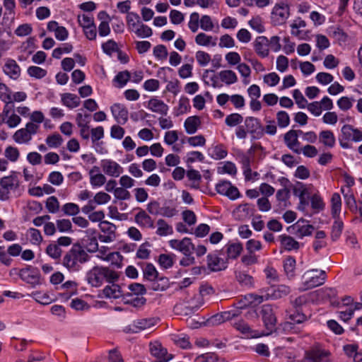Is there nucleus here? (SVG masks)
I'll return each instance as SVG.
<instances>
[{
    "label": "nucleus",
    "mask_w": 362,
    "mask_h": 362,
    "mask_svg": "<svg viewBox=\"0 0 362 362\" xmlns=\"http://www.w3.org/2000/svg\"><path fill=\"white\" fill-rule=\"evenodd\" d=\"M61 103L63 105L69 109H74L79 106L81 103L80 98L75 94L65 93L61 94Z\"/></svg>",
    "instance_id": "bb28decb"
},
{
    "label": "nucleus",
    "mask_w": 362,
    "mask_h": 362,
    "mask_svg": "<svg viewBox=\"0 0 362 362\" xmlns=\"http://www.w3.org/2000/svg\"><path fill=\"white\" fill-rule=\"evenodd\" d=\"M62 210L66 216H76L80 212L79 206L74 203H66L62 206Z\"/></svg>",
    "instance_id": "8fccbe9b"
},
{
    "label": "nucleus",
    "mask_w": 362,
    "mask_h": 362,
    "mask_svg": "<svg viewBox=\"0 0 362 362\" xmlns=\"http://www.w3.org/2000/svg\"><path fill=\"white\" fill-rule=\"evenodd\" d=\"M118 274L108 267L95 266L86 275L87 282L93 287H100L105 281L113 283L118 279Z\"/></svg>",
    "instance_id": "f257e3e1"
},
{
    "label": "nucleus",
    "mask_w": 362,
    "mask_h": 362,
    "mask_svg": "<svg viewBox=\"0 0 362 362\" xmlns=\"http://www.w3.org/2000/svg\"><path fill=\"white\" fill-rule=\"evenodd\" d=\"M332 215L334 218L339 217L341 208V197L338 193L333 194L332 199Z\"/></svg>",
    "instance_id": "ea45409f"
},
{
    "label": "nucleus",
    "mask_w": 362,
    "mask_h": 362,
    "mask_svg": "<svg viewBox=\"0 0 362 362\" xmlns=\"http://www.w3.org/2000/svg\"><path fill=\"white\" fill-rule=\"evenodd\" d=\"M129 291L124 293L123 296L131 297L134 296H143L146 293L144 286L139 283H132L128 286Z\"/></svg>",
    "instance_id": "c9c22d12"
},
{
    "label": "nucleus",
    "mask_w": 362,
    "mask_h": 362,
    "mask_svg": "<svg viewBox=\"0 0 362 362\" xmlns=\"http://www.w3.org/2000/svg\"><path fill=\"white\" fill-rule=\"evenodd\" d=\"M269 299L276 300L287 296L291 289L288 286L281 284L276 287H271L267 289Z\"/></svg>",
    "instance_id": "a878e982"
},
{
    "label": "nucleus",
    "mask_w": 362,
    "mask_h": 362,
    "mask_svg": "<svg viewBox=\"0 0 362 362\" xmlns=\"http://www.w3.org/2000/svg\"><path fill=\"white\" fill-rule=\"evenodd\" d=\"M326 279L325 272L323 270L311 269L305 272L301 277L300 291H306L324 284Z\"/></svg>",
    "instance_id": "7ed1b4c3"
},
{
    "label": "nucleus",
    "mask_w": 362,
    "mask_h": 362,
    "mask_svg": "<svg viewBox=\"0 0 362 362\" xmlns=\"http://www.w3.org/2000/svg\"><path fill=\"white\" fill-rule=\"evenodd\" d=\"M200 22L199 15L197 12L190 14L188 27L192 33H196L199 29V23Z\"/></svg>",
    "instance_id": "e2e57ef3"
},
{
    "label": "nucleus",
    "mask_w": 362,
    "mask_h": 362,
    "mask_svg": "<svg viewBox=\"0 0 362 362\" xmlns=\"http://www.w3.org/2000/svg\"><path fill=\"white\" fill-rule=\"evenodd\" d=\"M228 259H235L240 255L243 250L240 243H229L225 246Z\"/></svg>",
    "instance_id": "c85d7f7f"
},
{
    "label": "nucleus",
    "mask_w": 362,
    "mask_h": 362,
    "mask_svg": "<svg viewBox=\"0 0 362 362\" xmlns=\"http://www.w3.org/2000/svg\"><path fill=\"white\" fill-rule=\"evenodd\" d=\"M4 156L10 161L16 162L18 160L20 156V153L16 147L10 146L6 148L4 151Z\"/></svg>",
    "instance_id": "3c124183"
},
{
    "label": "nucleus",
    "mask_w": 362,
    "mask_h": 362,
    "mask_svg": "<svg viewBox=\"0 0 362 362\" xmlns=\"http://www.w3.org/2000/svg\"><path fill=\"white\" fill-rule=\"evenodd\" d=\"M78 22L83 28L95 24L93 17L90 14L78 15Z\"/></svg>",
    "instance_id": "338daca9"
},
{
    "label": "nucleus",
    "mask_w": 362,
    "mask_h": 362,
    "mask_svg": "<svg viewBox=\"0 0 362 362\" xmlns=\"http://www.w3.org/2000/svg\"><path fill=\"white\" fill-rule=\"evenodd\" d=\"M319 141L328 148H333L336 143L335 136L330 130H324L320 132Z\"/></svg>",
    "instance_id": "473e14b6"
},
{
    "label": "nucleus",
    "mask_w": 362,
    "mask_h": 362,
    "mask_svg": "<svg viewBox=\"0 0 362 362\" xmlns=\"http://www.w3.org/2000/svg\"><path fill=\"white\" fill-rule=\"evenodd\" d=\"M30 296H32L37 303L42 305H48L52 302V299L47 293L35 291L30 294Z\"/></svg>",
    "instance_id": "79ce46f5"
},
{
    "label": "nucleus",
    "mask_w": 362,
    "mask_h": 362,
    "mask_svg": "<svg viewBox=\"0 0 362 362\" xmlns=\"http://www.w3.org/2000/svg\"><path fill=\"white\" fill-rule=\"evenodd\" d=\"M195 58L198 64L201 66H206L211 61V56L206 52L197 51L195 54Z\"/></svg>",
    "instance_id": "4d7b16f0"
},
{
    "label": "nucleus",
    "mask_w": 362,
    "mask_h": 362,
    "mask_svg": "<svg viewBox=\"0 0 362 362\" xmlns=\"http://www.w3.org/2000/svg\"><path fill=\"white\" fill-rule=\"evenodd\" d=\"M89 259L88 253L80 246H74L64 257L63 265L71 272H78Z\"/></svg>",
    "instance_id": "f03ea898"
},
{
    "label": "nucleus",
    "mask_w": 362,
    "mask_h": 362,
    "mask_svg": "<svg viewBox=\"0 0 362 362\" xmlns=\"http://www.w3.org/2000/svg\"><path fill=\"white\" fill-rule=\"evenodd\" d=\"M293 97L300 108H305L308 105L307 100L298 89H295L293 91Z\"/></svg>",
    "instance_id": "774afa93"
},
{
    "label": "nucleus",
    "mask_w": 362,
    "mask_h": 362,
    "mask_svg": "<svg viewBox=\"0 0 362 362\" xmlns=\"http://www.w3.org/2000/svg\"><path fill=\"white\" fill-rule=\"evenodd\" d=\"M158 321L159 319L157 317L138 319L129 325L125 328V330L127 332L138 333L152 328L158 322Z\"/></svg>",
    "instance_id": "1a4fd4ad"
},
{
    "label": "nucleus",
    "mask_w": 362,
    "mask_h": 362,
    "mask_svg": "<svg viewBox=\"0 0 362 362\" xmlns=\"http://www.w3.org/2000/svg\"><path fill=\"white\" fill-rule=\"evenodd\" d=\"M253 213V208L249 204H242L236 207L233 215L236 220L243 221L249 218Z\"/></svg>",
    "instance_id": "5701e85b"
},
{
    "label": "nucleus",
    "mask_w": 362,
    "mask_h": 362,
    "mask_svg": "<svg viewBox=\"0 0 362 362\" xmlns=\"http://www.w3.org/2000/svg\"><path fill=\"white\" fill-rule=\"evenodd\" d=\"M168 243L172 249L180 252L184 255H192L195 249V245L192 242V240L187 237L182 240H170Z\"/></svg>",
    "instance_id": "9d476101"
},
{
    "label": "nucleus",
    "mask_w": 362,
    "mask_h": 362,
    "mask_svg": "<svg viewBox=\"0 0 362 362\" xmlns=\"http://www.w3.org/2000/svg\"><path fill=\"white\" fill-rule=\"evenodd\" d=\"M243 121V116L238 113L230 114L225 119V123L230 127H235L241 124Z\"/></svg>",
    "instance_id": "a18cd8bd"
},
{
    "label": "nucleus",
    "mask_w": 362,
    "mask_h": 362,
    "mask_svg": "<svg viewBox=\"0 0 362 362\" xmlns=\"http://www.w3.org/2000/svg\"><path fill=\"white\" fill-rule=\"evenodd\" d=\"M28 74L31 77L42 78L46 76L47 71L41 67L32 66L28 69Z\"/></svg>",
    "instance_id": "bf43d9fd"
},
{
    "label": "nucleus",
    "mask_w": 362,
    "mask_h": 362,
    "mask_svg": "<svg viewBox=\"0 0 362 362\" xmlns=\"http://www.w3.org/2000/svg\"><path fill=\"white\" fill-rule=\"evenodd\" d=\"M221 81L227 85H230L238 81V77L232 70H223L218 73Z\"/></svg>",
    "instance_id": "58836bf2"
},
{
    "label": "nucleus",
    "mask_w": 362,
    "mask_h": 362,
    "mask_svg": "<svg viewBox=\"0 0 362 362\" xmlns=\"http://www.w3.org/2000/svg\"><path fill=\"white\" fill-rule=\"evenodd\" d=\"M246 299L250 304L259 305L264 300H269L267 291L261 290L260 294L250 293L246 296Z\"/></svg>",
    "instance_id": "e433bc0d"
},
{
    "label": "nucleus",
    "mask_w": 362,
    "mask_h": 362,
    "mask_svg": "<svg viewBox=\"0 0 362 362\" xmlns=\"http://www.w3.org/2000/svg\"><path fill=\"white\" fill-rule=\"evenodd\" d=\"M28 234L30 236V243L33 245H39L42 240L40 231L37 229L31 228L28 229Z\"/></svg>",
    "instance_id": "680f3d73"
},
{
    "label": "nucleus",
    "mask_w": 362,
    "mask_h": 362,
    "mask_svg": "<svg viewBox=\"0 0 362 362\" xmlns=\"http://www.w3.org/2000/svg\"><path fill=\"white\" fill-rule=\"evenodd\" d=\"M290 15L288 6L284 3L277 4L272 12V18L276 24L284 23Z\"/></svg>",
    "instance_id": "2eb2a0df"
},
{
    "label": "nucleus",
    "mask_w": 362,
    "mask_h": 362,
    "mask_svg": "<svg viewBox=\"0 0 362 362\" xmlns=\"http://www.w3.org/2000/svg\"><path fill=\"white\" fill-rule=\"evenodd\" d=\"M172 339L177 346L182 349H189L191 347L189 337L185 334L173 335Z\"/></svg>",
    "instance_id": "37998d69"
},
{
    "label": "nucleus",
    "mask_w": 362,
    "mask_h": 362,
    "mask_svg": "<svg viewBox=\"0 0 362 362\" xmlns=\"http://www.w3.org/2000/svg\"><path fill=\"white\" fill-rule=\"evenodd\" d=\"M298 133L299 131L291 129L284 136V141L286 146L296 153H300Z\"/></svg>",
    "instance_id": "f3484780"
},
{
    "label": "nucleus",
    "mask_w": 362,
    "mask_h": 362,
    "mask_svg": "<svg viewBox=\"0 0 362 362\" xmlns=\"http://www.w3.org/2000/svg\"><path fill=\"white\" fill-rule=\"evenodd\" d=\"M20 278L33 287L41 284V276L39 271L32 267L23 268L19 271Z\"/></svg>",
    "instance_id": "9b49d317"
},
{
    "label": "nucleus",
    "mask_w": 362,
    "mask_h": 362,
    "mask_svg": "<svg viewBox=\"0 0 362 362\" xmlns=\"http://www.w3.org/2000/svg\"><path fill=\"white\" fill-rule=\"evenodd\" d=\"M292 190L293 195L298 197L308 194L305 185L300 182H297L295 185H292Z\"/></svg>",
    "instance_id": "603ef678"
},
{
    "label": "nucleus",
    "mask_w": 362,
    "mask_h": 362,
    "mask_svg": "<svg viewBox=\"0 0 362 362\" xmlns=\"http://www.w3.org/2000/svg\"><path fill=\"white\" fill-rule=\"evenodd\" d=\"M147 108L160 115H166L168 112V106L163 100L156 98H151L148 101Z\"/></svg>",
    "instance_id": "412c9836"
},
{
    "label": "nucleus",
    "mask_w": 362,
    "mask_h": 362,
    "mask_svg": "<svg viewBox=\"0 0 362 362\" xmlns=\"http://www.w3.org/2000/svg\"><path fill=\"white\" fill-rule=\"evenodd\" d=\"M63 141L64 140L62 136L57 133L49 135L45 139L47 145L49 148H56L60 146L62 144Z\"/></svg>",
    "instance_id": "a19ab883"
},
{
    "label": "nucleus",
    "mask_w": 362,
    "mask_h": 362,
    "mask_svg": "<svg viewBox=\"0 0 362 362\" xmlns=\"http://www.w3.org/2000/svg\"><path fill=\"white\" fill-rule=\"evenodd\" d=\"M200 28L205 31H211L214 28L211 18L208 15H204L200 18Z\"/></svg>",
    "instance_id": "0e129e2a"
},
{
    "label": "nucleus",
    "mask_w": 362,
    "mask_h": 362,
    "mask_svg": "<svg viewBox=\"0 0 362 362\" xmlns=\"http://www.w3.org/2000/svg\"><path fill=\"white\" fill-rule=\"evenodd\" d=\"M233 327L247 338H257L262 337L260 332L253 330L244 320H240L232 324Z\"/></svg>",
    "instance_id": "6ab92c4d"
},
{
    "label": "nucleus",
    "mask_w": 362,
    "mask_h": 362,
    "mask_svg": "<svg viewBox=\"0 0 362 362\" xmlns=\"http://www.w3.org/2000/svg\"><path fill=\"white\" fill-rule=\"evenodd\" d=\"M39 129L38 124L28 122L24 128H21L14 133L13 139L17 144H28L32 140L33 136L37 133Z\"/></svg>",
    "instance_id": "423d86ee"
},
{
    "label": "nucleus",
    "mask_w": 362,
    "mask_h": 362,
    "mask_svg": "<svg viewBox=\"0 0 362 362\" xmlns=\"http://www.w3.org/2000/svg\"><path fill=\"white\" fill-rule=\"evenodd\" d=\"M269 40L264 36L257 37L254 42V48L256 53L261 57L264 58L269 54Z\"/></svg>",
    "instance_id": "4be33fe9"
},
{
    "label": "nucleus",
    "mask_w": 362,
    "mask_h": 362,
    "mask_svg": "<svg viewBox=\"0 0 362 362\" xmlns=\"http://www.w3.org/2000/svg\"><path fill=\"white\" fill-rule=\"evenodd\" d=\"M57 229L61 233H66V232H70L71 233L72 230V223L70 220L69 219H59L57 221L56 223Z\"/></svg>",
    "instance_id": "5fc2aeb1"
},
{
    "label": "nucleus",
    "mask_w": 362,
    "mask_h": 362,
    "mask_svg": "<svg viewBox=\"0 0 362 362\" xmlns=\"http://www.w3.org/2000/svg\"><path fill=\"white\" fill-rule=\"evenodd\" d=\"M292 230L293 233L297 238H303L305 236L311 235L314 227L305 222V220H298L295 224L288 228Z\"/></svg>",
    "instance_id": "dca6fc26"
},
{
    "label": "nucleus",
    "mask_w": 362,
    "mask_h": 362,
    "mask_svg": "<svg viewBox=\"0 0 362 362\" xmlns=\"http://www.w3.org/2000/svg\"><path fill=\"white\" fill-rule=\"evenodd\" d=\"M158 275V273L155 267L151 263L146 264L144 268V278L149 281H154L157 279Z\"/></svg>",
    "instance_id": "49530a36"
},
{
    "label": "nucleus",
    "mask_w": 362,
    "mask_h": 362,
    "mask_svg": "<svg viewBox=\"0 0 362 362\" xmlns=\"http://www.w3.org/2000/svg\"><path fill=\"white\" fill-rule=\"evenodd\" d=\"M110 109L117 123L124 124L127 122L129 112L124 105L115 103L111 106Z\"/></svg>",
    "instance_id": "a211bd4d"
},
{
    "label": "nucleus",
    "mask_w": 362,
    "mask_h": 362,
    "mask_svg": "<svg viewBox=\"0 0 362 362\" xmlns=\"http://www.w3.org/2000/svg\"><path fill=\"white\" fill-rule=\"evenodd\" d=\"M195 42L203 47H215L217 44V37L208 35L204 33H199L195 37Z\"/></svg>",
    "instance_id": "c756f323"
},
{
    "label": "nucleus",
    "mask_w": 362,
    "mask_h": 362,
    "mask_svg": "<svg viewBox=\"0 0 362 362\" xmlns=\"http://www.w3.org/2000/svg\"><path fill=\"white\" fill-rule=\"evenodd\" d=\"M123 300L127 304L132 305L134 307H140L146 303V298L143 296H134L131 297L123 296Z\"/></svg>",
    "instance_id": "de8ad7c7"
},
{
    "label": "nucleus",
    "mask_w": 362,
    "mask_h": 362,
    "mask_svg": "<svg viewBox=\"0 0 362 362\" xmlns=\"http://www.w3.org/2000/svg\"><path fill=\"white\" fill-rule=\"evenodd\" d=\"M47 254L54 259H59L62 255V249L57 244H49L46 249Z\"/></svg>",
    "instance_id": "6e6d98bb"
},
{
    "label": "nucleus",
    "mask_w": 362,
    "mask_h": 362,
    "mask_svg": "<svg viewBox=\"0 0 362 362\" xmlns=\"http://www.w3.org/2000/svg\"><path fill=\"white\" fill-rule=\"evenodd\" d=\"M102 49L103 52L111 56L112 53L118 51V46L116 42L113 40H109L106 42L102 45Z\"/></svg>",
    "instance_id": "052dcab7"
},
{
    "label": "nucleus",
    "mask_w": 362,
    "mask_h": 362,
    "mask_svg": "<svg viewBox=\"0 0 362 362\" xmlns=\"http://www.w3.org/2000/svg\"><path fill=\"white\" fill-rule=\"evenodd\" d=\"M201 124V120L197 116L189 117L186 119L184 126L187 134H194L199 125Z\"/></svg>",
    "instance_id": "72a5a7b5"
},
{
    "label": "nucleus",
    "mask_w": 362,
    "mask_h": 362,
    "mask_svg": "<svg viewBox=\"0 0 362 362\" xmlns=\"http://www.w3.org/2000/svg\"><path fill=\"white\" fill-rule=\"evenodd\" d=\"M18 187L19 180L15 173L2 177L0 180V200H7L11 192L18 189Z\"/></svg>",
    "instance_id": "39448f33"
},
{
    "label": "nucleus",
    "mask_w": 362,
    "mask_h": 362,
    "mask_svg": "<svg viewBox=\"0 0 362 362\" xmlns=\"http://www.w3.org/2000/svg\"><path fill=\"white\" fill-rule=\"evenodd\" d=\"M156 233L159 236H168L173 233V228L166 221L159 218L156 222Z\"/></svg>",
    "instance_id": "2f4dec72"
},
{
    "label": "nucleus",
    "mask_w": 362,
    "mask_h": 362,
    "mask_svg": "<svg viewBox=\"0 0 362 362\" xmlns=\"http://www.w3.org/2000/svg\"><path fill=\"white\" fill-rule=\"evenodd\" d=\"M329 351L322 349L320 345L313 346L305 352L303 358L300 362H328Z\"/></svg>",
    "instance_id": "0eeeda50"
},
{
    "label": "nucleus",
    "mask_w": 362,
    "mask_h": 362,
    "mask_svg": "<svg viewBox=\"0 0 362 362\" xmlns=\"http://www.w3.org/2000/svg\"><path fill=\"white\" fill-rule=\"evenodd\" d=\"M134 220L141 227L153 228L154 226L153 219L144 210H140L135 215Z\"/></svg>",
    "instance_id": "cd10ccee"
},
{
    "label": "nucleus",
    "mask_w": 362,
    "mask_h": 362,
    "mask_svg": "<svg viewBox=\"0 0 362 362\" xmlns=\"http://www.w3.org/2000/svg\"><path fill=\"white\" fill-rule=\"evenodd\" d=\"M216 189L220 194L228 197L230 199L235 200L240 197L238 189L232 185L228 181H221L216 185Z\"/></svg>",
    "instance_id": "ddd939ff"
},
{
    "label": "nucleus",
    "mask_w": 362,
    "mask_h": 362,
    "mask_svg": "<svg viewBox=\"0 0 362 362\" xmlns=\"http://www.w3.org/2000/svg\"><path fill=\"white\" fill-rule=\"evenodd\" d=\"M90 183L93 187H100L106 183L105 175L99 173V168L93 166L89 171Z\"/></svg>",
    "instance_id": "393cba45"
},
{
    "label": "nucleus",
    "mask_w": 362,
    "mask_h": 362,
    "mask_svg": "<svg viewBox=\"0 0 362 362\" xmlns=\"http://www.w3.org/2000/svg\"><path fill=\"white\" fill-rule=\"evenodd\" d=\"M344 228L343 222L339 220V217L335 218V221L332 227V239L337 240L341 235Z\"/></svg>",
    "instance_id": "c03bdc74"
},
{
    "label": "nucleus",
    "mask_w": 362,
    "mask_h": 362,
    "mask_svg": "<svg viewBox=\"0 0 362 362\" xmlns=\"http://www.w3.org/2000/svg\"><path fill=\"white\" fill-rule=\"evenodd\" d=\"M237 69L240 75L244 78V83H249L250 81L248 80V78L250 76L251 74L250 66L245 63H240L237 66Z\"/></svg>",
    "instance_id": "13d9d810"
},
{
    "label": "nucleus",
    "mask_w": 362,
    "mask_h": 362,
    "mask_svg": "<svg viewBox=\"0 0 362 362\" xmlns=\"http://www.w3.org/2000/svg\"><path fill=\"white\" fill-rule=\"evenodd\" d=\"M260 313L262 315L264 325L267 329L265 332L260 333L262 336L270 334L275 329L276 323V312L269 304L262 305Z\"/></svg>",
    "instance_id": "20e7f679"
},
{
    "label": "nucleus",
    "mask_w": 362,
    "mask_h": 362,
    "mask_svg": "<svg viewBox=\"0 0 362 362\" xmlns=\"http://www.w3.org/2000/svg\"><path fill=\"white\" fill-rule=\"evenodd\" d=\"M103 295L109 298H123L124 291L121 289L120 286L117 284H112L110 286H107L103 291Z\"/></svg>",
    "instance_id": "7c9ffc66"
},
{
    "label": "nucleus",
    "mask_w": 362,
    "mask_h": 362,
    "mask_svg": "<svg viewBox=\"0 0 362 362\" xmlns=\"http://www.w3.org/2000/svg\"><path fill=\"white\" fill-rule=\"evenodd\" d=\"M45 206L49 213L56 214L59 210V202L56 197L52 196L47 199Z\"/></svg>",
    "instance_id": "09e8293b"
},
{
    "label": "nucleus",
    "mask_w": 362,
    "mask_h": 362,
    "mask_svg": "<svg viewBox=\"0 0 362 362\" xmlns=\"http://www.w3.org/2000/svg\"><path fill=\"white\" fill-rule=\"evenodd\" d=\"M158 262L162 267L169 269L173 265V257L170 255L161 254L158 257Z\"/></svg>",
    "instance_id": "69168bd1"
},
{
    "label": "nucleus",
    "mask_w": 362,
    "mask_h": 362,
    "mask_svg": "<svg viewBox=\"0 0 362 362\" xmlns=\"http://www.w3.org/2000/svg\"><path fill=\"white\" fill-rule=\"evenodd\" d=\"M284 269L286 276L293 279L295 276L296 259L293 257H288L284 262Z\"/></svg>",
    "instance_id": "4c0bfd02"
},
{
    "label": "nucleus",
    "mask_w": 362,
    "mask_h": 362,
    "mask_svg": "<svg viewBox=\"0 0 362 362\" xmlns=\"http://www.w3.org/2000/svg\"><path fill=\"white\" fill-rule=\"evenodd\" d=\"M245 126L248 133L255 139H260L264 136V127L260 120L254 117H247L244 121Z\"/></svg>",
    "instance_id": "f8f14e48"
},
{
    "label": "nucleus",
    "mask_w": 362,
    "mask_h": 362,
    "mask_svg": "<svg viewBox=\"0 0 362 362\" xmlns=\"http://www.w3.org/2000/svg\"><path fill=\"white\" fill-rule=\"evenodd\" d=\"M279 240L281 246L286 250H297L299 247V243L293 238L287 235H281Z\"/></svg>",
    "instance_id": "f704fd0d"
},
{
    "label": "nucleus",
    "mask_w": 362,
    "mask_h": 362,
    "mask_svg": "<svg viewBox=\"0 0 362 362\" xmlns=\"http://www.w3.org/2000/svg\"><path fill=\"white\" fill-rule=\"evenodd\" d=\"M207 265L209 269L213 272H218L226 268V262L214 254L207 255Z\"/></svg>",
    "instance_id": "b1692460"
},
{
    "label": "nucleus",
    "mask_w": 362,
    "mask_h": 362,
    "mask_svg": "<svg viewBox=\"0 0 362 362\" xmlns=\"http://www.w3.org/2000/svg\"><path fill=\"white\" fill-rule=\"evenodd\" d=\"M276 120L279 127L281 128H285L290 124L289 115L285 111H279L277 112Z\"/></svg>",
    "instance_id": "864d4df0"
},
{
    "label": "nucleus",
    "mask_w": 362,
    "mask_h": 362,
    "mask_svg": "<svg viewBox=\"0 0 362 362\" xmlns=\"http://www.w3.org/2000/svg\"><path fill=\"white\" fill-rule=\"evenodd\" d=\"M3 70L6 75L13 80L18 79L21 76V68L12 59H6Z\"/></svg>",
    "instance_id": "aec40b11"
},
{
    "label": "nucleus",
    "mask_w": 362,
    "mask_h": 362,
    "mask_svg": "<svg viewBox=\"0 0 362 362\" xmlns=\"http://www.w3.org/2000/svg\"><path fill=\"white\" fill-rule=\"evenodd\" d=\"M100 166L105 175L113 177H119L124 171L123 168L118 163L110 159L102 160Z\"/></svg>",
    "instance_id": "4468645a"
},
{
    "label": "nucleus",
    "mask_w": 362,
    "mask_h": 362,
    "mask_svg": "<svg viewBox=\"0 0 362 362\" xmlns=\"http://www.w3.org/2000/svg\"><path fill=\"white\" fill-rule=\"evenodd\" d=\"M243 306H240L230 310L217 313L208 319L207 324L209 325L216 326L226 321L232 320L240 315L242 313L241 308H243Z\"/></svg>",
    "instance_id": "6e6552de"
}]
</instances>
